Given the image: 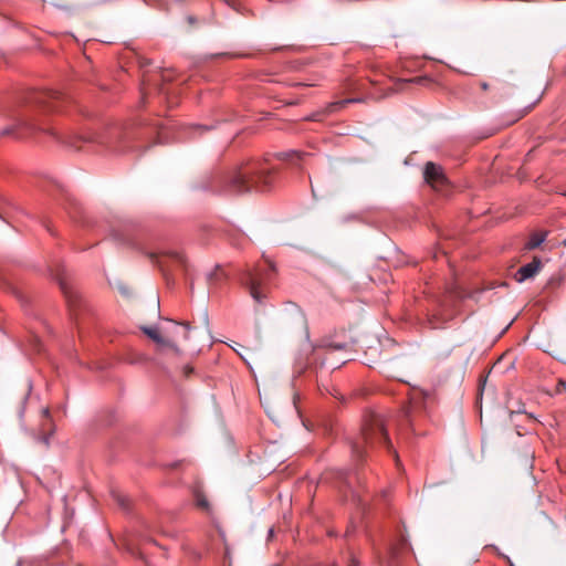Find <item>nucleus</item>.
<instances>
[{"instance_id": "obj_9", "label": "nucleus", "mask_w": 566, "mask_h": 566, "mask_svg": "<svg viewBox=\"0 0 566 566\" xmlns=\"http://www.w3.org/2000/svg\"><path fill=\"white\" fill-rule=\"evenodd\" d=\"M176 265L181 269L187 268L186 256L179 251H168L163 254V259L158 260V264L164 269L166 266Z\"/></svg>"}, {"instance_id": "obj_25", "label": "nucleus", "mask_w": 566, "mask_h": 566, "mask_svg": "<svg viewBox=\"0 0 566 566\" xmlns=\"http://www.w3.org/2000/svg\"><path fill=\"white\" fill-rule=\"evenodd\" d=\"M191 129L197 132V130L206 129V127L200 126V125H196V126H192Z\"/></svg>"}, {"instance_id": "obj_26", "label": "nucleus", "mask_w": 566, "mask_h": 566, "mask_svg": "<svg viewBox=\"0 0 566 566\" xmlns=\"http://www.w3.org/2000/svg\"><path fill=\"white\" fill-rule=\"evenodd\" d=\"M274 536V530L271 527L268 532V538H272Z\"/></svg>"}, {"instance_id": "obj_2", "label": "nucleus", "mask_w": 566, "mask_h": 566, "mask_svg": "<svg viewBox=\"0 0 566 566\" xmlns=\"http://www.w3.org/2000/svg\"><path fill=\"white\" fill-rule=\"evenodd\" d=\"M382 444L388 450L392 449L388 437L385 418L382 415L369 411L364 416L360 438L352 446L353 455L361 460L365 454V446Z\"/></svg>"}, {"instance_id": "obj_16", "label": "nucleus", "mask_w": 566, "mask_h": 566, "mask_svg": "<svg viewBox=\"0 0 566 566\" xmlns=\"http://www.w3.org/2000/svg\"><path fill=\"white\" fill-rule=\"evenodd\" d=\"M195 506L198 510L205 511L207 513L210 512V503L208 501V497H196Z\"/></svg>"}, {"instance_id": "obj_11", "label": "nucleus", "mask_w": 566, "mask_h": 566, "mask_svg": "<svg viewBox=\"0 0 566 566\" xmlns=\"http://www.w3.org/2000/svg\"><path fill=\"white\" fill-rule=\"evenodd\" d=\"M547 231H535L530 234L528 239L524 243V250L532 251L541 247L547 238Z\"/></svg>"}, {"instance_id": "obj_28", "label": "nucleus", "mask_w": 566, "mask_h": 566, "mask_svg": "<svg viewBox=\"0 0 566 566\" xmlns=\"http://www.w3.org/2000/svg\"><path fill=\"white\" fill-rule=\"evenodd\" d=\"M394 455H395L396 463L398 465L399 464L398 453L396 451H394Z\"/></svg>"}, {"instance_id": "obj_8", "label": "nucleus", "mask_w": 566, "mask_h": 566, "mask_svg": "<svg viewBox=\"0 0 566 566\" xmlns=\"http://www.w3.org/2000/svg\"><path fill=\"white\" fill-rule=\"evenodd\" d=\"M542 266H543V263H542L541 258L534 256L530 263L522 265L515 272L514 279L516 282L522 283L528 279L534 277L539 272Z\"/></svg>"}, {"instance_id": "obj_14", "label": "nucleus", "mask_w": 566, "mask_h": 566, "mask_svg": "<svg viewBox=\"0 0 566 566\" xmlns=\"http://www.w3.org/2000/svg\"><path fill=\"white\" fill-rule=\"evenodd\" d=\"M407 545V539L405 537L401 538V542L397 545H390L389 547V558L386 562V565L382 563L381 566H395V559L398 556L400 549Z\"/></svg>"}, {"instance_id": "obj_10", "label": "nucleus", "mask_w": 566, "mask_h": 566, "mask_svg": "<svg viewBox=\"0 0 566 566\" xmlns=\"http://www.w3.org/2000/svg\"><path fill=\"white\" fill-rule=\"evenodd\" d=\"M142 331L157 345L176 349L174 342L163 337L157 327H142Z\"/></svg>"}, {"instance_id": "obj_22", "label": "nucleus", "mask_w": 566, "mask_h": 566, "mask_svg": "<svg viewBox=\"0 0 566 566\" xmlns=\"http://www.w3.org/2000/svg\"><path fill=\"white\" fill-rule=\"evenodd\" d=\"M145 2L157 4L159 8L164 7V4L160 2V0H145Z\"/></svg>"}, {"instance_id": "obj_29", "label": "nucleus", "mask_w": 566, "mask_h": 566, "mask_svg": "<svg viewBox=\"0 0 566 566\" xmlns=\"http://www.w3.org/2000/svg\"><path fill=\"white\" fill-rule=\"evenodd\" d=\"M191 371H192V369H191L190 367H186V368H185V373H186L187 375H188V374H190Z\"/></svg>"}, {"instance_id": "obj_21", "label": "nucleus", "mask_w": 566, "mask_h": 566, "mask_svg": "<svg viewBox=\"0 0 566 566\" xmlns=\"http://www.w3.org/2000/svg\"><path fill=\"white\" fill-rule=\"evenodd\" d=\"M358 565H359V562L354 556H350L347 566H358Z\"/></svg>"}, {"instance_id": "obj_4", "label": "nucleus", "mask_w": 566, "mask_h": 566, "mask_svg": "<svg viewBox=\"0 0 566 566\" xmlns=\"http://www.w3.org/2000/svg\"><path fill=\"white\" fill-rule=\"evenodd\" d=\"M172 75L168 72L153 73L143 76L142 81V99L146 103L147 98L153 94L157 93L166 95L165 83L171 81Z\"/></svg>"}, {"instance_id": "obj_1", "label": "nucleus", "mask_w": 566, "mask_h": 566, "mask_svg": "<svg viewBox=\"0 0 566 566\" xmlns=\"http://www.w3.org/2000/svg\"><path fill=\"white\" fill-rule=\"evenodd\" d=\"M274 170L264 160H248L242 165L212 177L209 189L216 193L240 195L269 191L274 185Z\"/></svg>"}, {"instance_id": "obj_32", "label": "nucleus", "mask_w": 566, "mask_h": 566, "mask_svg": "<svg viewBox=\"0 0 566 566\" xmlns=\"http://www.w3.org/2000/svg\"><path fill=\"white\" fill-rule=\"evenodd\" d=\"M317 566H336L335 564H329V565H317Z\"/></svg>"}, {"instance_id": "obj_27", "label": "nucleus", "mask_w": 566, "mask_h": 566, "mask_svg": "<svg viewBox=\"0 0 566 566\" xmlns=\"http://www.w3.org/2000/svg\"><path fill=\"white\" fill-rule=\"evenodd\" d=\"M118 499H119V503H120V505H122V506H125V505H126V500H127L128 497H118Z\"/></svg>"}, {"instance_id": "obj_30", "label": "nucleus", "mask_w": 566, "mask_h": 566, "mask_svg": "<svg viewBox=\"0 0 566 566\" xmlns=\"http://www.w3.org/2000/svg\"><path fill=\"white\" fill-rule=\"evenodd\" d=\"M481 87H482L483 90H488V87H489V86H488V84H486V83H482V84H481Z\"/></svg>"}, {"instance_id": "obj_13", "label": "nucleus", "mask_w": 566, "mask_h": 566, "mask_svg": "<svg viewBox=\"0 0 566 566\" xmlns=\"http://www.w3.org/2000/svg\"><path fill=\"white\" fill-rule=\"evenodd\" d=\"M308 154L298 150H289L277 154V158L291 163L303 161Z\"/></svg>"}, {"instance_id": "obj_6", "label": "nucleus", "mask_w": 566, "mask_h": 566, "mask_svg": "<svg viewBox=\"0 0 566 566\" xmlns=\"http://www.w3.org/2000/svg\"><path fill=\"white\" fill-rule=\"evenodd\" d=\"M424 181L432 188H441L447 184V177L441 166L428 161L423 169Z\"/></svg>"}, {"instance_id": "obj_7", "label": "nucleus", "mask_w": 566, "mask_h": 566, "mask_svg": "<svg viewBox=\"0 0 566 566\" xmlns=\"http://www.w3.org/2000/svg\"><path fill=\"white\" fill-rule=\"evenodd\" d=\"M360 102L359 98H345L340 101H335L328 103L323 109L316 111L306 117L307 120L318 122L322 120L325 116L337 113L343 109L346 105L352 103Z\"/></svg>"}, {"instance_id": "obj_17", "label": "nucleus", "mask_w": 566, "mask_h": 566, "mask_svg": "<svg viewBox=\"0 0 566 566\" xmlns=\"http://www.w3.org/2000/svg\"><path fill=\"white\" fill-rule=\"evenodd\" d=\"M429 80L427 77H423V76H416V77H412V78H409V80H406L405 82H408V83H415V84H423L424 82H428Z\"/></svg>"}, {"instance_id": "obj_12", "label": "nucleus", "mask_w": 566, "mask_h": 566, "mask_svg": "<svg viewBox=\"0 0 566 566\" xmlns=\"http://www.w3.org/2000/svg\"><path fill=\"white\" fill-rule=\"evenodd\" d=\"M21 125L23 127H25V129H28L30 133L41 130V132L51 134L52 136H54L56 138H60L57 133H55L53 129L42 126V124H40L38 120H35L34 118H31L29 116L22 120Z\"/></svg>"}, {"instance_id": "obj_15", "label": "nucleus", "mask_w": 566, "mask_h": 566, "mask_svg": "<svg viewBox=\"0 0 566 566\" xmlns=\"http://www.w3.org/2000/svg\"><path fill=\"white\" fill-rule=\"evenodd\" d=\"M174 329L175 331L172 332V334L175 336H181L184 339L188 338V334H189V325L188 324H182V325L175 324Z\"/></svg>"}, {"instance_id": "obj_23", "label": "nucleus", "mask_w": 566, "mask_h": 566, "mask_svg": "<svg viewBox=\"0 0 566 566\" xmlns=\"http://www.w3.org/2000/svg\"><path fill=\"white\" fill-rule=\"evenodd\" d=\"M84 142H92V134L81 137Z\"/></svg>"}, {"instance_id": "obj_33", "label": "nucleus", "mask_w": 566, "mask_h": 566, "mask_svg": "<svg viewBox=\"0 0 566 566\" xmlns=\"http://www.w3.org/2000/svg\"><path fill=\"white\" fill-rule=\"evenodd\" d=\"M44 415L49 416V410L48 409L44 410Z\"/></svg>"}, {"instance_id": "obj_20", "label": "nucleus", "mask_w": 566, "mask_h": 566, "mask_svg": "<svg viewBox=\"0 0 566 566\" xmlns=\"http://www.w3.org/2000/svg\"><path fill=\"white\" fill-rule=\"evenodd\" d=\"M405 417H406V420L408 421V423L410 426H412V420H411V416H410V408H408L406 411H405Z\"/></svg>"}, {"instance_id": "obj_31", "label": "nucleus", "mask_w": 566, "mask_h": 566, "mask_svg": "<svg viewBox=\"0 0 566 566\" xmlns=\"http://www.w3.org/2000/svg\"><path fill=\"white\" fill-rule=\"evenodd\" d=\"M189 22L193 23L195 22V18L193 17H189Z\"/></svg>"}, {"instance_id": "obj_34", "label": "nucleus", "mask_w": 566, "mask_h": 566, "mask_svg": "<svg viewBox=\"0 0 566 566\" xmlns=\"http://www.w3.org/2000/svg\"><path fill=\"white\" fill-rule=\"evenodd\" d=\"M272 566H280V565H272Z\"/></svg>"}, {"instance_id": "obj_24", "label": "nucleus", "mask_w": 566, "mask_h": 566, "mask_svg": "<svg viewBox=\"0 0 566 566\" xmlns=\"http://www.w3.org/2000/svg\"><path fill=\"white\" fill-rule=\"evenodd\" d=\"M35 343H36V344H35L34 349H35L36 352H40V350H41V343H40V340H39L38 338L35 339Z\"/></svg>"}, {"instance_id": "obj_5", "label": "nucleus", "mask_w": 566, "mask_h": 566, "mask_svg": "<svg viewBox=\"0 0 566 566\" xmlns=\"http://www.w3.org/2000/svg\"><path fill=\"white\" fill-rule=\"evenodd\" d=\"M60 98V93L53 91H32L28 94L27 101L30 106L43 111H55V102Z\"/></svg>"}, {"instance_id": "obj_18", "label": "nucleus", "mask_w": 566, "mask_h": 566, "mask_svg": "<svg viewBox=\"0 0 566 566\" xmlns=\"http://www.w3.org/2000/svg\"><path fill=\"white\" fill-rule=\"evenodd\" d=\"M556 391L557 392L566 391V380H564V379L558 380V382L556 385Z\"/></svg>"}, {"instance_id": "obj_19", "label": "nucleus", "mask_w": 566, "mask_h": 566, "mask_svg": "<svg viewBox=\"0 0 566 566\" xmlns=\"http://www.w3.org/2000/svg\"><path fill=\"white\" fill-rule=\"evenodd\" d=\"M313 84L311 83H304V82H296L293 84V86L295 87H307V86H312Z\"/></svg>"}, {"instance_id": "obj_3", "label": "nucleus", "mask_w": 566, "mask_h": 566, "mask_svg": "<svg viewBox=\"0 0 566 566\" xmlns=\"http://www.w3.org/2000/svg\"><path fill=\"white\" fill-rule=\"evenodd\" d=\"M274 274V264L268 262L253 269L243 270L239 275V280L248 290L253 301L259 305H263L268 298L269 285L273 280Z\"/></svg>"}]
</instances>
